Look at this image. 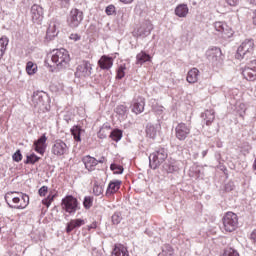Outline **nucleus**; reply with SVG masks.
Segmentation results:
<instances>
[{
    "instance_id": "obj_7",
    "label": "nucleus",
    "mask_w": 256,
    "mask_h": 256,
    "mask_svg": "<svg viewBox=\"0 0 256 256\" xmlns=\"http://www.w3.org/2000/svg\"><path fill=\"white\" fill-rule=\"evenodd\" d=\"M82 21H83V11L77 8H73L67 17L68 27H70L71 29H77V27L81 25Z\"/></svg>"
},
{
    "instance_id": "obj_38",
    "label": "nucleus",
    "mask_w": 256,
    "mask_h": 256,
    "mask_svg": "<svg viewBox=\"0 0 256 256\" xmlns=\"http://www.w3.org/2000/svg\"><path fill=\"white\" fill-rule=\"evenodd\" d=\"M83 205L86 209H91V207H93V197L86 196L84 198Z\"/></svg>"
},
{
    "instance_id": "obj_43",
    "label": "nucleus",
    "mask_w": 256,
    "mask_h": 256,
    "mask_svg": "<svg viewBox=\"0 0 256 256\" xmlns=\"http://www.w3.org/2000/svg\"><path fill=\"white\" fill-rule=\"evenodd\" d=\"M125 77V66H120L117 71L116 79H123Z\"/></svg>"
},
{
    "instance_id": "obj_16",
    "label": "nucleus",
    "mask_w": 256,
    "mask_h": 256,
    "mask_svg": "<svg viewBox=\"0 0 256 256\" xmlns=\"http://www.w3.org/2000/svg\"><path fill=\"white\" fill-rule=\"evenodd\" d=\"M52 153L57 156L65 155L67 153V144L61 140H57L52 147Z\"/></svg>"
},
{
    "instance_id": "obj_30",
    "label": "nucleus",
    "mask_w": 256,
    "mask_h": 256,
    "mask_svg": "<svg viewBox=\"0 0 256 256\" xmlns=\"http://www.w3.org/2000/svg\"><path fill=\"white\" fill-rule=\"evenodd\" d=\"M157 133H158V130L155 125L147 124L146 126L147 137H149L150 139H155V137H157Z\"/></svg>"
},
{
    "instance_id": "obj_12",
    "label": "nucleus",
    "mask_w": 256,
    "mask_h": 256,
    "mask_svg": "<svg viewBox=\"0 0 256 256\" xmlns=\"http://www.w3.org/2000/svg\"><path fill=\"white\" fill-rule=\"evenodd\" d=\"M221 55H223L221 49L217 47L209 48L206 51V57L211 63H219L221 61Z\"/></svg>"
},
{
    "instance_id": "obj_6",
    "label": "nucleus",
    "mask_w": 256,
    "mask_h": 256,
    "mask_svg": "<svg viewBox=\"0 0 256 256\" xmlns=\"http://www.w3.org/2000/svg\"><path fill=\"white\" fill-rule=\"evenodd\" d=\"M61 207L63 211L69 213V215H73L77 213V210L79 209V201L77 198L68 195L62 199Z\"/></svg>"
},
{
    "instance_id": "obj_58",
    "label": "nucleus",
    "mask_w": 256,
    "mask_h": 256,
    "mask_svg": "<svg viewBox=\"0 0 256 256\" xmlns=\"http://www.w3.org/2000/svg\"><path fill=\"white\" fill-rule=\"evenodd\" d=\"M101 133H103V129H100L98 136L101 137Z\"/></svg>"
},
{
    "instance_id": "obj_11",
    "label": "nucleus",
    "mask_w": 256,
    "mask_h": 256,
    "mask_svg": "<svg viewBox=\"0 0 256 256\" xmlns=\"http://www.w3.org/2000/svg\"><path fill=\"white\" fill-rule=\"evenodd\" d=\"M242 75L247 81H256V60L250 61L242 71Z\"/></svg>"
},
{
    "instance_id": "obj_37",
    "label": "nucleus",
    "mask_w": 256,
    "mask_h": 256,
    "mask_svg": "<svg viewBox=\"0 0 256 256\" xmlns=\"http://www.w3.org/2000/svg\"><path fill=\"white\" fill-rule=\"evenodd\" d=\"M173 255H174L173 247H171L170 245H166L163 247L162 256H173Z\"/></svg>"
},
{
    "instance_id": "obj_31",
    "label": "nucleus",
    "mask_w": 256,
    "mask_h": 256,
    "mask_svg": "<svg viewBox=\"0 0 256 256\" xmlns=\"http://www.w3.org/2000/svg\"><path fill=\"white\" fill-rule=\"evenodd\" d=\"M163 169L164 171H166V173H175L177 171H179V167H177L175 165V161H168L163 165Z\"/></svg>"
},
{
    "instance_id": "obj_2",
    "label": "nucleus",
    "mask_w": 256,
    "mask_h": 256,
    "mask_svg": "<svg viewBox=\"0 0 256 256\" xmlns=\"http://www.w3.org/2000/svg\"><path fill=\"white\" fill-rule=\"evenodd\" d=\"M51 61L54 64L55 69L63 71V69L69 67L71 56L69 55V51L65 50V48L56 49L51 53Z\"/></svg>"
},
{
    "instance_id": "obj_21",
    "label": "nucleus",
    "mask_w": 256,
    "mask_h": 256,
    "mask_svg": "<svg viewBox=\"0 0 256 256\" xmlns=\"http://www.w3.org/2000/svg\"><path fill=\"white\" fill-rule=\"evenodd\" d=\"M82 225H85V220L73 219L67 224L66 233H71V231H73V229H77V228L81 227Z\"/></svg>"
},
{
    "instance_id": "obj_4",
    "label": "nucleus",
    "mask_w": 256,
    "mask_h": 256,
    "mask_svg": "<svg viewBox=\"0 0 256 256\" xmlns=\"http://www.w3.org/2000/svg\"><path fill=\"white\" fill-rule=\"evenodd\" d=\"M255 49V42L253 39L244 40L237 49L236 59H247Z\"/></svg>"
},
{
    "instance_id": "obj_19",
    "label": "nucleus",
    "mask_w": 256,
    "mask_h": 256,
    "mask_svg": "<svg viewBox=\"0 0 256 256\" xmlns=\"http://www.w3.org/2000/svg\"><path fill=\"white\" fill-rule=\"evenodd\" d=\"M45 143H47V136L43 134L38 140L34 142L35 151L37 153H40V155H43L45 153Z\"/></svg>"
},
{
    "instance_id": "obj_13",
    "label": "nucleus",
    "mask_w": 256,
    "mask_h": 256,
    "mask_svg": "<svg viewBox=\"0 0 256 256\" xmlns=\"http://www.w3.org/2000/svg\"><path fill=\"white\" fill-rule=\"evenodd\" d=\"M151 31H153V24H151V21L146 20L140 25L136 33L138 37H147L151 35Z\"/></svg>"
},
{
    "instance_id": "obj_1",
    "label": "nucleus",
    "mask_w": 256,
    "mask_h": 256,
    "mask_svg": "<svg viewBox=\"0 0 256 256\" xmlns=\"http://www.w3.org/2000/svg\"><path fill=\"white\" fill-rule=\"evenodd\" d=\"M4 199L10 209H26L29 205V195L23 192H7Z\"/></svg>"
},
{
    "instance_id": "obj_26",
    "label": "nucleus",
    "mask_w": 256,
    "mask_h": 256,
    "mask_svg": "<svg viewBox=\"0 0 256 256\" xmlns=\"http://www.w3.org/2000/svg\"><path fill=\"white\" fill-rule=\"evenodd\" d=\"M202 119L206 121V125H211L213 121H215V110L210 109L206 110L204 113L201 114Z\"/></svg>"
},
{
    "instance_id": "obj_27",
    "label": "nucleus",
    "mask_w": 256,
    "mask_h": 256,
    "mask_svg": "<svg viewBox=\"0 0 256 256\" xmlns=\"http://www.w3.org/2000/svg\"><path fill=\"white\" fill-rule=\"evenodd\" d=\"M149 61H151V55L144 51H141L136 55V65H143V63H147Z\"/></svg>"
},
{
    "instance_id": "obj_56",
    "label": "nucleus",
    "mask_w": 256,
    "mask_h": 256,
    "mask_svg": "<svg viewBox=\"0 0 256 256\" xmlns=\"http://www.w3.org/2000/svg\"><path fill=\"white\" fill-rule=\"evenodd\" d=\"M207 155V150L202 151V157H205Z\"/></svg>"
},
{
    "instance_id": "obj_8",
    "label": "nucleus",
    "mask_w": 256,
    "mask_h": 256,
    "mask_svg": "<svg viewBox=\"0 0 256 256\" xmlns=\"http://www.w3.org/2000/svg\"><path fill=\"white\" fill-rule=\"evenodd\" d=\"M191 135V126L180 122L175 127V137L178 141H185Z\"/></svg>"
},
{
    "instance_id": "obj_47",
    "label": "nucleus",
    "mask_w": 256,
    "mask_h": 256,
    "mask_svg": "<svg viewBox=\"0 0 256 256\" xmlns=\"http://www.w3.org/2000/svg\"><path fill=\"white\" fill-rule=\"evenodd\" d=\"M61 7H63L64 9L69 8V5H71V0H58Z\"/></svg>"
},
{
    "instance_id": "obj_50",
    "label": "nucleus",
    "mask_w": 256,
    "mask_h": 256,
    "mask_svg": "<svg viewBox=\"0 0 256 256\" xmlns=\"http://www.w3.org/2000/svg\"><path fill=\"white\" fill-rule=\"evenodd\" d=\"M228 5H231V7H235L237 3H239V0H226Z\"/></svg>"
},
{
    "instance_id": "obj_23",
    "label": "nucleus",
    "mask_w": 256,
    "mask_h": 256,
    "mask_svg": "<svg viewBox=\"0 0 256 256\" xmlns=\"http://www.w3.org/2000/svg\"><path fill=\"white\" fill-rule=\"evenodd\" d=\"M121 189V181L115 180L109 183L108 188L106 190V195H113L117 193V191Z\"/></svg>"
},
{
    "instance_id": "obj_46",
    "label": "nucleus",
    "mask_w": 256,
    "mask_h": 256,
    "mask_svg": "<svg viewBox=\"0 0 256 256\" xmlns=\"http://www.w3.org/2000/svg\"><path fill=\"white\" fill-rule=\"evenodd\" d=\"M43 97L39 93H34L32 96V101L39 105V101H42Z\"/></svg>"
},
{
    "instance_id": "obj_51",
    "label": "nucleus",
    "mask_w": 256,
    "mask_h": 256,
    "mask_svg": "<svg viewBox=\"0 0 256 256\" xmlns=\"http://www.w3.org/2000/svg\"><path fill=\"white\" fill-rule=\"evenodd\" d=\"M250 239L252 241H254V243H256V230H254L251 234H250Z\"/></svg>"
},
{
    "instance_id": "obj_33",
    "label": "nucleus",
    "mask_w": 256,
    "mask_h": 256,
    "mask_svg": "<svg viewBox=\"0 0 256 256\" xmlns=\"http://www.w3.org/2000/svg\"><path fill=\"white\" fill-rule=\"evenodd\" d=\"M110 137L112 138V141H116L119 142L121 141L122 137H123V132L119 129H115L110 133Z\"/></svg>"
},
{
    "instance_id": "obj_17",
    "label": "nucleus",
    "mask_w": 256,
    "mask_h": 256,
    "mask_svg": "<svg viewBox=\"0 0 256 256\" xmlns=\"http://www.w3.org/2000/svg\"><path fill=\"white\" fill-rule=\"evenodd\" d=\"M98 65H99L100 69L109 71V69H111V67H113V57H110L107 55L101 56V58L98 61Z\"/></svg>"
},
{
    "instance_id": "obj_28",
    "label": "nucleus",
    "mask_w": 256,
    "mask_h": 256,
    "mask_svg": "<svg viewBox=\"0 0 256 256\" xmlns=\"http://www.w3.org/2000/svg\"><path fill=\"white\" fill-rule=\"evenodd\" d=\"M175 13L177 17H187V13H189V7L186 4H180L176 7Z\"/></svg>"
},
{
    "instance_id": "obj_10",
    "label": "nucleus",
    "mask_w": 256,
    "mask_h": 256,
    "mask_svg": "<svg viewBox=\"0 0 256 256\" xmlns=\"http://www.w3.org/2000/svg\"><path fill=\"white\" fill-rule=\"evenodd\" d=\"M214 29L215 31L220 33L221 37H223L224 39H229L233 37V29H231V27H229V25H227V23L225 22H221V21L215 22Z\"/></svg>"
},
{
    "instance_id": "obj_15",
    "label": "nucleus",
    "mask_w": 256,
    "mask_h": 256,
    "mask_svg": "<svg viewBox=\"0 0 256 256\" xmlns=\"http://www.w3.org/2000/svg\"><path fill=\"white\" fill-rule=\"evenodd\" d=\"M31 16L34 23H41L43 21V7L34 4L31 7Z\"/></svg>"
},
{
    "instance_id": "obj_22",
    "label": "nucleus",
    "mask_w": 256,
    "mask_h": 256,
    "mask_svg": "<svg viewBox=\"0 0 256 256\" xmlns=\"http://www.w3.org/2000/svg\"><path fill=\"white\" fill-rule=\"evenodd\" d=\"M186 81L191 84L197 83L199 81V69L192 68L187 74Z\"/></svg>"
},
{
    "instance_id": "obj_54",
    "label": "nucleus",
    "mask_w": 256,
    "mask_h": 256,
    "mask_svg": "<svg viewBox=\"0 0 256 256\" xmlns=\"http://www.w3.org/2000/svg\"><path fill=\"white\" fill-rule=\"evenodd\" d=\"M253 25H256V10L253 13Z\"/></svg>"
},
{
    "instance_id": "obj_32",
    "label": "nucleus",
    "mask_w": 256,
    "mask_h": 256,
    "mask_svg": "<svg viewBox=\"0 0 256 256\" xmlns=\"http://www.w3.org/2000/svg\"><path fill=\"white\" fill-rule=\"evenodd\" d=\"M83 129L80 128V126H73L71 128V133L75 141L81 142V132Z\"/></svg>"
},
{
    "instance_id": "obj_35",
    "label": "nucleus",
    "mask_w": 256,
    "mask_h": 256,
    "mask_svg": "<svg viewBox=\"0 0 256 256\" xmlns=\"http://www.w3.org/2000/svg\"><path fill=\"white\" fill-rule=\"evenodd\" d=\"M39 157L35 154H32L30 156H27V159L25 160V164L26 165H35V163H37V161H39Z\"/></svg>"
},
{
    "instance_id": "obj_14",
    "label": "nucleus",
    "mask_w": 256,
    "mask_h": 256,
    "mask_svg": "<svg viewBox=\"0 0 256 256\" xmlns=\"http://www.w3.org/2000/svg\"><path fill=\"white\" fill-rule=\"evenodd\" d=\"M132 112L139 115L145 111V98L138 96L132 101Z\"/></svg>"
},
{
    "instance_id": "obj_52",
    "label": "nucleus",
    "mask_w": 256,
    "mask_h": 256,
    "mask_svg": "<svg viewBox=\"0 0 256 256\" xmlns=\"http://www.w3.org/2000/svg\"><path fill=\"white\" fill-rule=\"evenodd\" d=\"M91 229H97V222H93L90 226H88V230L91 231Z\"/></svg>"
},
{
    "instance_id": "obj_34",
    "label": "nucleus",
    "mask_w": 256,
    "mask_h": 256,
    "mask_svg": "<svg viewBox=\"0 0 256 256\" xmlns=\"http://www.w3.org/2000/svg\"><path fill=\"white\" fill-rule=\"evenodd\" d=\"M26 72L28 73V75H35L37 73V64L31 61L28 62L26 64Z\"/></svg>"
},
{
    "instance_id": "obj_42",
    "label": "nucleus",
    "mask_w": 256,
    "mask_h": 256,
    "mask_svg": "<svg viewBox=\"0 0 256 256\" xmlns=\"http://www.w3.org/2000/svg\"><path fill=\"white\" fill-rule=\"evenodd\" d=\"M55 199V195L49 194L46 199L42 201L43 205H46V207H49L51 203H53V200Z\"/></svg>"
},
{
    "instance_id": "obj_48",
    "label": "nucleus",
    "mask_w": 256,
    "mask_h": 256,
    "mask_svg": "<svg viewBox=\"0 0 256 256\" xmlns=\"http://www.w3.org/2000/svg\"><path fill=\"white\" fill-rule=\"evenodd\" d=\"M105 11L106 15H113V13H115V6L109 5Z\"/></svg>"
},
{
    "instance_id": "obj_57",
    "label": "nucleus",
    "mask_w": 256,
    "mask_h": 256,
    "mask_svg": "<svg viewBox=\"0 0 256 256\" xmlns=\"http://www.w3.org/2000/svg\"><path fill=\"white\" fill-rule=\"evenodd\" d=\"M239 107H240L241 109H244V112H245V104H240Z\"/></svg>"
},
{
    "instance_id": "obj_29",
    "label": "nucleus",
    "mask_w": 256,
    "mask_h": 256,
    "mask_svg": "<svg viewBox=\"0 0 256 256\" xmlns=\"http://www.w3.org/2000/svg\"><path fill=\"white\" fill-rule=\"evenodd\" d=\"M7 45H9V38L6 36L0 38V59H3V55L7 51Z\"/></svg>"
},
{
    "instance_id": "obj_41",
    "label": "nucleus",
    "mask_w": 256,
    "mask_h": 256,
    "mask_svg": "<svg viewBox=\"0 0 256 256\" xmlns=\"http://www.w3.org/2000/svg\"><path fill=\"white\" fill-rule=\"evenodd\" d=\"M12 159H13V161H15V163H19V162L23 161V154H21V150H17L12 155Z\"/></svg>"
},
{
    "instance_id": "obj_39",
    "label": "nucleus",
    "mask_w": 256,
    "mask_h": 256,
    "mask_svg": "<svg viewBox=\"0 0 256 256\" xmlns=\"http://www.w3.org/2000/svg\"><path fill=\"white\" fill-rule=\"evenodd\" d=\"M223 256H239V252L235 248H226Z\"/></svg>"
},
{
    "instance_id": "obj_44",
    "label": "nucleus",
    "mask_w": 256,
    "mask_h": 256,
    "mask_svg": "<svg viewBox=\"0 0 256 256\" xmlns=\"http://www.w3.org/2000/svg\"><path fill=\"white\" fill-rule=\"evenodd\" d=\"M121 215L119 213H115L113 216H112V223L113 225H119V223H121Z\"/></svg>"
},
{
    "instance_id": "obj_25",
    "label": "nucleus",
    "mask_w": 256,
    "mask_h": 256,
    "mask_svg": "<svg viewBox=\"0 0 256 256\" xmlns=\"http://www.w3.org/2000/svg\"><path fill=\"white\" fill-rule=\"evenodd\" d=\"M115 113L119 119L125 120L127 119V115H129V108H127L125 105H118L115 108Z\"/></svg>"
},
{
    "instance_id": "obj_18",
    "label": "nucleus",
    "mask_w": 256,
    "mask_h": 256,
    "mask_svg": "<svg viewBox=\"0 0 256 256\" xmlns=\"http://www.w3.org/2000/svg\"><path fill=\"white\" fill-rule=\"evenodd\" d=\"M82 162L84 163L85 169H87V171H95V167L99 165L97 159L91 156H84L82 158Z\"/></svg>"
},
{
    "instance_id": "obj_49",
    "label": "nucleus",
    "mask_w": 256,
    "mask_h": 256,
    "mask_svg": "<svg viewBox=\"0 0 256 256\" xmlns=\"http://www.w3.org/2000/svg\"><path fill=\"white\" fill-rule=\"evenodd\" d=\"M70 39H72V41H79L81 36H79V34H71Z\"/></svg>"
},
{
    "instance_id": "obj_24",
    "label": "nucleus",
    "mask_w": 256,
    "mask_h": 256,
    "mask_svg": "<svg viewBox=\"0 0 256 256\" xmlns=\"http://www.w3.org/2000/svg\"><path fill=\"white\" fill-rule=\"evenodd\" d=\"M112 255L115 256H129V251L127 250V247H125L122 244H116L114 246V249L112 251Z\"/></svg>"
},
{
    "instance_id": "obj_45",
    "label": "nucleus",
    "mask_w": 256,
    "mask_h": 256,
    "mask_svg": "<svg viewBox=\"0 0 256 256\" xmlns=\"http://www.w3.org/2000/svg\"><path fill=\"white\" fill-rule=\"evenodd\" d=\"M49 191V187L47 186H42L39 190H38V195H40V197H45L47 195V192Z\"/></svg>"
},
{
    "instance_id": "obj_9",
    "label": "nucleus",
    "mask_w": 256,
    "mask_h": 256,
    "mask_svg": "<svg viewBox=\"0 0 256 256\" xmlns=\"http://www.w3.org/2000/svg\"><path fill=\"white\" fill-rule=\"evenodd\" d=\"M91 71H93L91 63H89V61H82L76 68L75 77L85 79V77L91 76Z\"/></svg>"
},
{
    "instance_id": "obj_5",
    "label": "nucleus",
    "mask_w": 256,
    "mask_h": 256,
    "mask_svg": "<svg viewBox=\"0 0 256 256\" xmlns=\"http://www.w3.org/2000/svg\"><path fill=\"white\" fill-rule=\"evenodd\" d=\"M222 221L224 230L228 233H233V231H235L239 225V218L237 217V214L233 212H227Z\"/></svg>"
},
{
    "instance_id": "obj_55",
    "label": "nucleus",
    "mask_w": 256,
    "mask_h": 256,
    "mask_svg": "<svg viewBox=\"0 0 256 256\" xmlns=\"http://www.w3.org/2000/svg\"><path fill=\"white\" fill-rule=\"evenodd\" d=\"M98 163H105V157H102L100 160H97Z\"/></svg>"
},
{
    "instance_id": "obj_36",
    "label": "nucleus",
    "mask_w": 256,
    "mask_h": 256,
    "mask_svg": "<svg viewBox=\"0 0 256 256\" xmlns=\"http://www.w3.org/2000/svg\"><path fill=\"white\" fill-rule=\"evenodd\" d=\"M110 169L115 173V175H121L123 173V166L121 165L111 164Z\"/></svg>"
},
{
    "instance_id": "obj_20",
    "label": "nucleus",
    "mask_w": 256,
    "mask_h": 256,
    "mask_svg": "<svg viewBox=\"0 0 256 256\" xmlns=\"http://www.w3.org/2000/svg\"><path fill=\"white\" fill-rule=\"evenodd\" d=\"M57 35H59V31H57V24H55V22H52L49 24V27L47 29L46 39H48V41H53V39H55Z\"/></svg>"
},
{
    "instance_id": "obj_59",
    "label": "nucleus",
    "mask_w": 256,
    "mask_h": 256,
    "mask_svg": "<svg viewBox=\"0 0 256 256\" xmlns=\"http://www.w3.org/2000/svg\"><path fill=\"white\" fill-rule=\"evenodd\" d=\"M104 137H106V136H103V134H101V137H100V139H103Z\"/></svg>"
},
{
    "instance_id": "obj_40",
    "label": "nucleus",
    "mask_w": 256,
    "mask_h": 256,
    "mask_svg": "<svg viewBox=\"0 0 256 256\" xmlns=\"http://www.w3.org/2000/svg\"><path fill=\"white\" fill-rule=\"evenodd\" d=\"M93 193L97 197H99V195H103V186L99 185L98 183H95L93 186Z\"/></svg>"
},
{
    "instance_id": "obj_53",
    "label": "nucleus",
    "mask_w": 256,
    "mask_h": 256,
    "mask_svg": "<svg viewBox=\"0 0 256 256\" xmlns=\"http://www.w3.org/2000/svg\"><path fill=\"white\" fill-rule=\"evenodd\" d=\"M121 3H124L125 5H130V3H133V0H120Z\"/></svg>"
},
{
    "instance_id": "obj_3",
    "label": "nucleus",
    "mask_w": 256,
    "mask_h": 256,
    "mask_svg": "<svg viewBox=\"0 0 256 256\" xmlns=\"http://www.w3.org/2000/svg\"><path fill=\"white\" fill-rule=\"evenodd\" d=\"M167 149L159 148L149 156V165L151 169H157L167 159Z\"/></svg>"
}]
</instances>
